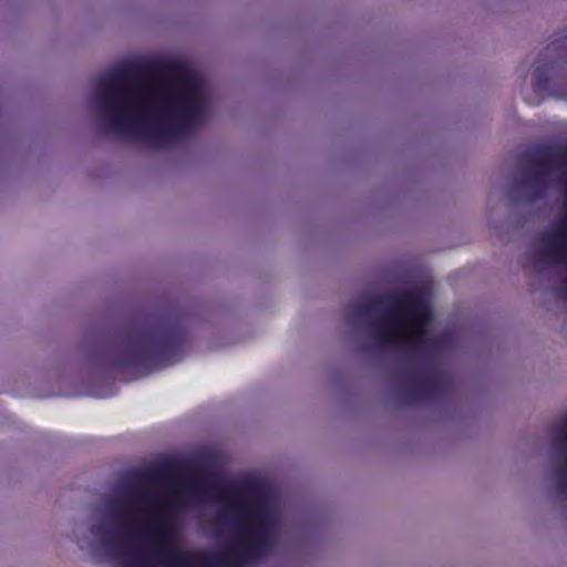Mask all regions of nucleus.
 Instances as JSON below:
<instances>
[{
    "label": "nucleus",
    "mask_w": 567,
    "mask_h": 567,
    "mask_svg": "<svg viewBox=\"0 0 567 567\" xmlns=\"http://www.w3.org/2000/svg\"><path fill=\"white\" fill-rule=\"evenodd\" d=\"M148 474L165 496L131 487L104 498L80 547L115 567H247L275 548L281 514L266 486L251 483L248 504L167 465Z\"/></svg>",
    "instance_id": "nucleus-1"
},
{
    "label": "nucleus",
    "mask_w": 567,
    "mask_h": 567,
    "mask_svg": "<svg viewBox=\"0 0 567 567\" xmlns=\"http://www.w3.org/2000/svg\"><path fill=\"white\" fill-rule=\"evenodd\" d=\"M89 103L105 132L164 147L197 131L208 113L209 95L197 73L152 81L121 65L94 80Z\"/></svg>",
    "instance_id": "nucleus-2"
},
{
    "label": "nucleus",
    "mask_w": 567,
    "mask_h": 567,
    "mask_svg": "<svg viewBox=\"0 0 567 567\" xmlns=\"http://www.w3.org/2000/svg\"><path fill=\"white\" fill-rule=\"evenodd\" d=\"M343 319L353 329L364 326L378 347L400 352L395 371L399 403L441 401L451 395L452 375L441 359L452 347L454 334L451 330L432 333L435 315L421 290L362 296L346 307Z\"/></svg>",
    "instance_id": "nucleus-3"
},
{
    "label": "nucleus",
    "mask_w": 567,
    "mask_h": 567,
    "mask_svg": "<svg viewBox=\"0 0 567 567\" xmlns=\"http://www.w3.org/2000/svg\"><path fill=\"white\" fill-rule=\"evenodd\" d=\"M183 350L182 337L163 327L131 328L120 332L111 352V363L138 375L178 362Z\"/></svg>",
    "instance_id": "nucleus-4"
},
{
    "label": "nucleus",
    "mask_w": 567,
    "mask_h": 567,
    "mask_svg": "<svg viewBox=\"0 0 567 567\" xmlns=\"http://www.w3.org/2000/svg\"><path fill=\"white\" fill-rule=\"evenodd\" d=\"M554 164L555 156L549 146H537L524 153L515 185L525 193L526 200L535 202L545 196Z\"/></svg>",
    "instance_id": "nucleus-5"
},
{
    "label": "nucleus",
    "mask_w": 567,
    "mask_h": 567,
    "mask_svg": "<svg viewBox=\"0 0 567 567\" xmlns=\"http://www.w3.org/2000/svg\"><path fill=\"white\" fill-rule=\"evenodd\" d=\"M567 210V182L564 195ZM530 262L537 270L567 265V218L554 229L543 233L528 248Z\"/></svg>",
    "instance_id": "nucleus-6"
},
{
    "label": "nucleus",
    "mask_w": 567,
    "mask_h": 567,
    "mask_svg": "<svg viewBox=\"0 0 567 567\" xmlns=\"http://www.w3.org/2000/svg\"><path fill=\"white\" fill-rule=\"evenodd\" d=\"M536 91L567 101V50L546 64H538L533 74Z\"/></svg>",
    "instance_id": "nucleus-7"
},
{
    "label": "nucleus",
    "mask_w": 567,
    "mask_h": 567,
    "mask_svg": "<svg viewBox=\"0 0 567 567\" xmlns=\"http://www.w3.org/2000/svg\"><path fill=\"white\" fill-rule=\"evenodd\" d=\"M554 463L553 473L556 488L563 498H567V420L557 424L553 431Z\"/></svg>",
    "instance_id": "nucleus-8"
},
{
    "label": "nucleus",
    "mask_w": 567,
    "mask_h": 567,
    "mask_svg": "<svg viewBox=\"0 0 567 567\" xmlns=\"http://www.w3.org/2000/svg\"><path fill=\"white\" fill-rule=\"evenodd\" d=\"M558 48H560L556 42H553L546 50H547V54H549L550 52H555L558 50Z\"/></svg>",
    "instance_id": "nucleus-9"
},
{
    "label": "nucleus",
    "mask_w": 567,
    "mask_h": 567,
    "mask_svg": "<svg viewBox=\"0 0 567 567\" xmlns=\"http://www.w3.org/2000/svg\"><path fill=\"white\" fill-rule=\"evenodd\" d=\"M564 153H565V155H567V147L565 148Z\"/></svg>",
    "instance_id": "nucleus-10"
}]
</instances>
